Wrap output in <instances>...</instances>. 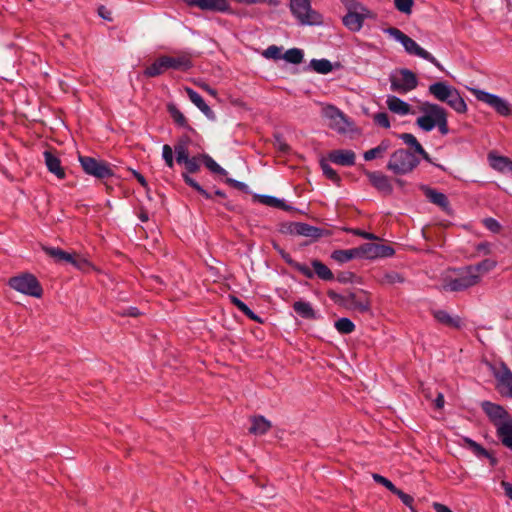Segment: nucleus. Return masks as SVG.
<instances>
[{"label":"nucleus","instance_id":"nucleus-1","mask_svg":"<svg viewBox=\"0 0 512 512\" xmlns=\"http://www.w3.org/2000/svg\"><path fill=\"white\" fill-rule=\"evenodd\" d=\"M419 110L423 113L418 117L416 124L425 132L433 130L435 127L439 129L442 135L449 133L447 111L438 104L423 102L419 106Z\"/></svg>","mask_w":512,"mask_h":512},{"label":"nucleus","instance_id":"nucleus-2","mask_svg":"<svg viewBox=\"0 0 512 512\" xmlns=\"http://www.w3.org/2000/svg\"><path fill=\"white\" fill-rule=\"evenodd\" d=\"M420 163V160L406 149L394 151L387 163V170L396 175H405L412 172Z\"/></svg>","mask_w":512,"mask_h":512},{"label":"nucleus","instance_id":"nucleus-3","mask_svg":"<svg viewBox=\"0 0 512 512\" xmlns=\"http://www.w3.org/2000/svg\"><path fill=\"white\" fill-rule=\"evenodd\" d=\"M290 10L301 25L322 23V16L311 8V0H290Z\"/></svg>","mask_w":512,"mask_h":512},{"label":"nucleus","instance_id":"nucleus-4","mask_svg":"<svg viewBox=\"0 0 512 512\" xmlns=\"http://www.w3.org/2000/svg\"><path fill=\"white\" fill-rule=\"evenodd\" d=\"M389 81L391 91L399 94H406L414 90L418 85L416 74L406 68L398 69L391 73Z\"/></svg>","mask_w":512,"mask_h":512},{"label":"nucleus","instance_id":"nucleus-5","mask_svg":"<svg viewBox=\"0 0 512 512\" xmlns=\"http://www.w3.org/2000/svg\"><path fill=\"white\" fill-rule=\"evenodd\" d=\"M480 282V276L472 273L470 267H466L460 272L459 276L454 279H445L442 289L450 292H459L466 290Z\"/></svg>","mask_w":512,"mask_h":512},{"label":"nucleus","instance_id":"nucleus-6","mask_svg":"<svg viewBox=\"0 0 512 512\" xmlns=\"http://www.w3.org/2000/svg\"><path fill=\"white\" fill-rule=\"evenodd\" d=\"M9 285L11 288L21 293L37 298L41 297L43 293L39 281L32 274H22L19 276L12 277L9 280Z\"/></svg>","mask_w":512,"mask_h":512},{"label":"nucleus","instance_id":"nucleus-7","mask_svg":"<svg viewBox=\"0 0 512 512\" xmlns=\"http://www.w3.org/2000/svg\"><path fill=\"white\" fill-rule=\"evenodd\" d=\"M347 9L348 13L343 17V24L353 32L359 31L362 28L363 21L368 17L369 11L355 1H350Z\"/></svg>","mask_w":512,"mask_h":512},{"label":"nucleus","instance_id":"nucleus-8","mask_svg":"<svg viewBox=\"0 0 512 512\" xmlns=\"http://www.w3.org/2000/svg\"><path fill=\"white\" fill-rule=\"evenodd\" d=\"M79 162L85 173L94 176L95 178L106 179L113 176L111 167L102 160L80 155Z\"/></svg>","mask_w":512,"mask_h":512},{"label":"nucleus","instance_id":"nucleus-9","mask_svg":"<svg viewBox=\"0 0 512 512\" xmlns=\"http://www.w3.org/2000/svg\"><path fill=\"white\" fill-rule=\"evenodd\" d=\"M471 92L478 101L486 103L500 115L508 116L511 114V105L503 98L479 89H471Z\"/></svg>","mask_w":512,"mask_h":512},{"label":"nucleus","instance_id":"nucleus-10","mask_svg":"<svg viewBox=\"0 0 512 512\" xmlns=\"http://www.w3.org/2000/svg\"><path fill=\"white\" fill-rule=\"evenodd\" d=\"M493 375L497 380V390L505 397L512 398V372L508 366L501 362L492 367Z\"/></svg>","mask_w":512,"mask_h":512},{"label":"nucleus","instance_id":"nucleus-11","mask_svg":"<svg viewBox=\"0 0 512 512\" xmlns=\"http://www.w3.org/2000/svg\"><path fill=\"white\" fill-rule=\"evenodd\" d=\"M343 306L359 313H366L370 311L371 302L368 293L363 290H359L345 294Z\"/></svg>","mask_w":512,"mask_h":512},{"label":"nucleus","instance_id":"nucleus-12","mask_svg":"<svg viewBox=\"0 0 512 512\" xmlns=\"http://www.w3.org/2000/svg\"><path fill=\"white\" fill-rule=\"evenodd\" d=\"M481 408L488 416L489 420L495 426V428L507 421V419L512 418V416L503 406L492 403L490 401H483L481 403Z\"/></svg>","mask_w":512,"mask_h":512},{"label":"nucleus","instance_id":"nucleus-13","mask_svg":"<svg viewBox=\"0 0 512 512\" xmlns=\"http://www.w3.org/2000/svg\"><path fill=\"white\" fill-rule=\"evenodd\" d=\"M360 248L361 258L375 259L390 257L394 255L395 250L388 245L378 243H364Z\"/></svg>","mask_w":512,"mask_h":512},{"label":"nucleus","instance_id":"nucleus-14","mask_svg":"<svg viewBox=\"0 0 512 512\" xmlns=\"http://www.w3.org/2000/svg\"><path fill=\"white\" fill-rule=\"evenodd\" d=\"M324 116L330 120L329 126L339 133H345L348 128V121L344 114L335 106H327L324 109Z\"/></svg>","mask_w":512,"mask_h":512},{"label":"nucleus","instance_id":"nucleus-15","mask_svg":"<svg viewBox=\"0 0 512 512\" xmlns=\"http://www.w3.org/2000/svg\"><path fill=\"white\" fill-rule=\"evenodd\" d=\"M405 51L408 54L416 55L420 58H423L429 62H431L433 65H435L438 69L443 70L442 65L437 61V59L428 51L420 47L412 38L409 36L406 37L404 42L402 43Z\"/></svg>","mask_w":512,"mask_h":512},{"label":"nucleus","instance_id":"nucleus-16","mask_svg":"<svg viewBox=\"0 0 512 512\" xmlns=\"http://www.w3.org/2000/svg\"><path fill=\"white\" fill-rule=\"evenodd\" d=\"M189 6H195L203 11L229 12L230 5L227 0H184Z\"/></svg>","mask_w":512,"mask_h":512},{"label":"nucleus","instance_id":"nucleus-17","mask_svg":"<svg viewBox=\"0 0 512 512\" xmlns=\"http://www.w3.org/2000/svg\"><path fill=\"white\" fill-rule=\"evenodd\" d=\"M365 175L369 179L370 184L379 192L390 195L393 191V186L385 174L379 171H366Z\"/></svg>","mask_w":512,"mask_h":512},{"label":"nucleus","instance_id":"nucleus-18","mask_svg":"<svg viewBox=\"0 0 512 512\" xmlns=\"http://www.w3.org/2000/svg\"><path fill=\"white\" fill-rule=\"evenodd\" d=\"M288 232L294 235L310 237L313 239H318L322 236V230L320 228L301 222L290 223L288 226Z\"/></svg>","mask_w":512,"mask_h":512},{"label":"nucleus","instance_id":"nucleus-19","mask_svg":"<svg viewBox=\"0 0 512 512\" xmlns=\"http://www.w3.org/2000/svg\"><path fill=\"white\" fill-rule=\"evenodd\" d=\"M328 159L337 165L352 166L355 164L356 154L352 150L337 149L328 154Z\"/></svg>","mask_w":512,"mask_h":512},{"label":"nucleus","instance_id":"nucleus-20","mask_svg":"<svg viewBox=\"0 0 512 512\" xmlns=\"http://www.w3.org/2000/svg\"><path fill=\"white\" fill-rule=\"evenodd\" d=\"M421 190L431 203L439 206L445 212L449 211L450 203L447 196L444 193L438 192L437 190L432 189L428 186H422Z\"/></svg>","mask_w":512,"mask_h":512},{"label":"nucleus","instance_id":"nucleus-21","mask_svg":"<svg viewBox=\"0 0 512 512\" xmlns=\"http://www.w3.org/2000/svg\"><path fill=\"white\" fill-rule=\"evenodd\" d=\"M43 155L49 172L53 173L59 179H64L65 170L61 165L60 159L49 150L44 151Z\"/></svg>","mask_w":512,"mask_h":512},{"label":"nucleus","instance_id":"nucleus-22","mask_svg":"<svg viewBox=\"0 0 512 512\" xmlns=\"http://www.w3.org/2000/svg\"><path fill=\"white\" fill-rule=\"evenodd\" d=\"M386 104L388 109L395 114L404 116L412 113L411 106L396 96H387Z\"/></svg>","mask_w":512,"mask_h":512},{"label":"nucleus","instance_id":"nucleus-23","mask_svg":"<svg viewBox=\"0 0 512 512\" xmlns=\"http://www.w3.org/2000/svg\"><path fill=\"white\" fill-rule=\"evenodd\" d=\"M186 93H187V96L189 98V100L195 104L202 112L203 114L211 119V120H214L215 119V114L214 112L211 110V108L205 103V101L203 100V98L201 97L200 94H198L196 91H194L193 89L191 88H186L185 89Z\"/></svg>","mask_w":512,"mask_h":512},{"label":"nucleus","instance_id":"nucleus-24","mask_svg":"<svg viewBox=\"0 0 512 512\" xmlns=\"http://www.w3.org/2000/svg\"><path fill=\"white\" fill-rule=\"evenodd\" d=\"M496 434L502 445L512 450V418L499 425Z\"/></svg>","mask_w":512,"mask_h":512},{"label":"nucleus","instance_id":"nucleus-25","mask_svg":"<svg viewBox=\"0 0 512 512\" xmlns=\"http://www.w3.org/2000/svg\"><path fill=\"white\" fill-rule=\"evenodd\" d=\"M452 89V86L448 85L446 82L440 81L431 84L428 88V91L438 101L445 102L447 100V97L450 96L449 93L451 92Z\"/></svg>","mask_w":512,"mask_h":512},{"label":"nucleus","instance_id":"nucleus-26","mask_svg":"<svg viewBox=\"0 0 512 512\" xmlns=\"http://www.w3.org/2000/svg\"><path fill=\"white\" fill-rule=\"evenodd\" d=\"M432 314L434 318L443 325L455 329L461 328V319L459 317H453L449 315L445 310H433Z\"/></svg>","mask_w":512,"mask_h":512},{"label":"nucleus","instance_id":"nucleus-27","mask_svg":"<svg viewBox=\"0 0 512 512\" xmlns=\"http://www.w3.org/2000/svg\"><path fill=\"white\" fill-rule=\"evenodd\" d=\"M168 69L186 71L192 67L190 58L186 55L171 57L165 56Z\"/></svg>","mask_w":512,"mask_h":512},{"label":"nucleus","instance_id":"nucleus-28","mask_svg":"<svg viewBox=\"0 0 512 512\" xmlns=\"http://www.w3.org/2000/svg\"><path fill=\"white\" fill-rule=\"evenodd\" d=\"M449 95L450 96L447 97L445 103H447L457 113H465L467 111V105L464 99L460 96L458 90L453 87Z\"/></svg>","mask_w":512,"mask_h":512},{"label":"nucleus","instance_id":"nucleus-29","mask_svg":"<svg viewBox=\"0 0 512 512\" xmlns=\"http://www.w3.org/2000/svg\"><path fill=\"white\" fill-rule=\"evenodd\" d=\"M191 142V139L184 135L180 137L177 143L174 146V151L176 153V161L178 164H182L183 160H186L189 156L188 146Z\"/></svg>","mask_w":512,"mask_h":512},{"label":"nucleus","instance_id":"nucleus-30","mask_svg":"<svg viewBox=\"0 0 512 512\" xmlns=\"http://www.w3.org/2000/svg\"><path fill=\"white\" fill-rule=\"evenodd\" d=\"M331 258L339 263H345L354 258H361L360 248L356 247L348 250H335L332 252Z\"/></svg>","mask_w":512,"mask_h":512},{"label":"nucleus","instance_id":"nucleus-31","mask_svg":"<svg viewBox=\"0 0 512 512\" xmlns=\"http://www.w3.org/2000/svg\"><path fill=\"white\" fill-rule=\"evenodd\" d=\"M252 425L249 432L255 435H263L271 428V423L263 416H254L251 419Z\"/></svg>","mask_w":512,"mask_h":512},{"label":"nucleus","instance_id":"nucleus-32","mask_svg":"<svg viewBox=\"0 0 512 512\" xmlns=\"http://www.w3.org/2000/svg\"><path fill=\"white\" fill-rule=\"evenodd\" d=\"M168 70L165 56L157 58L151 65L147 66L144 70V75L147 77H157Z\"/></svg>","mask_w":512,"mask_h":512},{"label":"nucleus","instance_id":"nucleus-33","mask_svg":"<svg viewBox=\"0 0 512 512\" xmlns=\"http://www.w3.org/2000/svg\"><path fill=\"white\" fill-rule=\"evenodd\" d=\"M391 142L387 139H384L380 142V144L364 153V159L366 161H371L376 158H381L383 155L390 149Z\"/></svg>","mask_w":512,"mask_h":512},{"label":"nucleus","instance_id":"nucleus-34","mask_svg":"<svg viewBox=\"0 0 512 512\" xmlns=\"http://www.w3.org/2000/svg\"><path fill=\"white\" fill-rule=\"evenodd\" d=\"M313 267V276L317 275L320 279L325 281H331L334 279L332 271L321 261L314 259L311 262Z\"/></svg>","mask_w":512,"mask_h":512},{"label":"nucleus","instance_id":"nucleus-35","mask_svg":"<svg viewBox=\"0 0 512 512\" xmlns=\"http://www.w3.org/2000/svg\"><path fill=\"white\" fill-rule=\"evenodd\" d=\"M294 311L305 319H315L316 313L312 307V305L309 302L305 301H296L293 304Z\"/></svg>","mask_w":512,"mask_h":512},{"label":"nucleus","instance_id":"nucleus-36","mask_svg":"<svg viewBox=\"0 0 512 512\" xmlns=\"http://www.w3.org/2000/svg\"><path fill=\"white\" fill-rule=\"evenodd\" d=\"M290 267L294 268L295 270L299 271L302 275H304L305 277L309 278V279H312L313 278V272L312 270L304 265V264H301L295 260L292 259V257L286 252L282 257H281Z\"/></svg>","mask_w":512,"mask_h":512},{"label":"nucleus","instance_id":"nucleus-37","mask_svg":"<svg viewBox=\"0 0 512 512\" xmlns=\"http://www.w3.org/2000/svg\"><path fill=\"white\" fill-rule=\"evenodd\" d=\"M43 250L48 256L57 262L72 261V254H69L60 248L44 246Z\"/></svg>","mask_w":512,"mask_h":512},{"label":"nucleus","instance_id":"nucleus-38","mask_svg":"<svg viewBox=\"0 0 512 512\" xmlns=\"http://www.w3.org/2000/svg\"><path fill=\"white\" fill-rule=\"evenodd\" d=\"M230 299H231V302L245 315L247 316L249 319L255 321V322H258V323H262V320L261 318L256 315L243 301H241L240 299H238L237 297L235 296H230Z\"/></svg>","mask_w":512,"mask_h":512},{"label":"nucleus","instance_id":"nucleus-39","mask_svg":"<svg viewBox=\"0 0 512 512\" xmlns=\"http://www.w3.org/2000/svg\"><path fill=\"white\" fill-rule=\"evenodd\" d=\"M168 112H169L170 116L172 117V119L174 120V122L177 125H179L181 127H184V128H187L189 130H193L188 125L186 117L183 115V113L175 105L169 104L168 105Z\"/></svg>","mask_w":512,"mask_h":512},{"label":"nucleus","instance_id":"nucleus-40","mask_svg":"<svg viewBox=\"0 0 512 512\" xmlns=\"http://www.w3.org/2000/svg\"><path fill=\"white\" fill-rule=\"evenodd\" d=\"M256 197L264 205H267V206H270V207L279 208V209H282V210H285V211H288V210L291 209V207L286 205L283 200L275 198L273 196L262 195V196H256Z\"/></svg>","mask_w":512,"mask_h":512},{"label":"nucleus","instance_id":"nucleus-41","mask_svg":"<svg viewBox=\"0 0 512 512\" xmlns=\"http://www.w3.org/2000/svg\"><path fill=\"white\" fill-rule=\"evenodd\" d=\"M310 67L319 74H327L332 71V63L327 59H312Z\"/></svg>","mask_w":512,"mask_h":512},{"label":"nucleus","instance_id":"nucleus-42","mask_svg":"<svg viewBox=\"0 0 512 512\" xmlns=\"http://www.w3.org/2000/svg\"><path fill=\"white\" fill-rule=\"evenodd\" d=\"M496 266V261L492 259H485L476 265H470L472 273H477L481 277V274L491 271Z\"/></svg>","mask_w":512,"mask_h":512},{"label":"nucleus","instance_id":"nucleus-43","mask_svg":"<svg viewBox=\"0 0 512 512\" xmlns=\"http://www.w3.org/2000/svg\"><path fill=\"white\" fill-rule=\"evenodd\" d=\"M204 165L213 173L219 175H226L227 171L217 164L208 154H200Z\"/></svg>","mask_w":512,"mask_h":512},{"label":"nucleus","instance_id":"nucleus-44","mask_svg":"<svg viewBox=\"0 0 512 512\" xmlns=\"http://www.w3.org/2000/svg\"><path fill=\"white\" fill-rule=\"evenodd\" d=\"M490 163L498 171H508L512 161L503 156H490Z\"/></svg>","mask_w":512,"mask_h":512},{"label":"nucleus","instance_id":"nucleus-45","mask_svg":"<svg viewBox=\"0 0 512 512\" xmlns=\"http://www.w3.org/2000/svg\"><path fill=\"white\" fill-rule=\"evenodd\" d=\"M399 138L410 148L413 149L414 153L423 152L422 145L418 142L416 137L410 133H402Z\"/></svg>","mask_w":512,"mask_h":512},{"label":"nucleus","instance_id":"nucleus-46","mask_svg":"<svg viewBox=\"0 0 512 512\" xmlns=\"http://www.w3.org/2000/svg\"><path fill=\"white\" fill-rule=\"evenodd\" d=\"M335 328L341 334H350L355 330V325L350 319L343 317L335 322Z\"/></svg>","mask_w":512,"mask_h":512},{"label":"nucleus","instance_id":"nucleus-47","mask_svg":"<svg viewBox=\"0 0 512 512\" xmlns=\"http://www.w3.org/2000/svg\"><path fill=\"white\" fill-rule=\"evenodd\" d=\"M303 51L298 48H291L283 54V59L292 64H299L303 60Z\"/></svg>","mask_w":512,"mask_h":512},{"label":"nucleus","instance_id":"nucleus-48","mask_svg":"<svg viewBox=\"0 0 512 512\" xmlns=\"http://www.w3.org/2000/svg\"><path fill=\"white\" fill-rule=\"evenodd\" d=\"M379 282L381 284H396L404 282V278L401 274L395 271L385 272L380 278Z\"/></svg>","mask_w":512,"mask_h":512},{"label":"nucleus","instance_id":"nucleus-49","mask_svg":"<svg viewBox=\"0 0 512 512\" xmlns=\"http://www.w3.org/2000/svg\"><path fill=\"white\" fill-rule=\"evenodd\" d=\"M201 162H202V159H201L200 155L193 156V157L188 156L186 160H183L182 164L185 165L187 172L196 173L200 169Z\"/></svg>","mask_w":512,"mask_h":512},{"label":"nucleus","instance_id":"nucleus-50","mask_svg":"<svg viewBox=\"0 0 512 512\" xmlns=\"http://www.w3.org/2000/svg\"><path fill=\"white\" fill-rule=\"evenodd\" d=\"M464 442L479 457H490V453L477 442L470 438H464Z\"/></svg>","mask_w":512,"mask_h":512},{"label":"nucleus","instance_id":"nucleus-51","mask_svg":"<svg viewBox=\"0 0 512 512\" xmlns=\"http://www.w3.org/2000/svg\"><path fill=\"white\" fill-rule=\"evenodd\" d=\"M321 168H322L323 174L328 179H330L331 181H333L337 185L340 184V181H341L340 176L337 174V172L328 163H326L325 161H321Z\"/></svg>","mask_w":512,"mask_h":512},{"label":"nucleus","instance_id":"nucleus-52","mask_svg":"<svg viewBox=\"0 0 512 512\" xmlns=\"http://www.w3.org/2000/svg\"><path fill=\"white\" fill-rule=\"evenodd\" d=\"M394 5L399 12L410 15L414 6V0H394Z\"/></svg>","mask_w":512,"mask_h":512},{"label":"nucleus","instance_id":"nucleus-53","mask_svg":"<svg viewBox=\"0 0 512 512\" xmlns=\"http://www.w3.org/2000/svg\"><path fill=\"white\" fill-rule=\"evenodd\" d=\"M262 55L267 59L278 60L283 58L282 48L276 45H271L267 49H265Z\"/></svg>","mask_w":512,"mask_h":512},{"label":"nucleus","instance_id":"nucleus-54","mask_svg":"<svg viewBox=\"0 0 512 512\" xmlns=\"http://www.w3.org/2000/svg\"><path fill=\"white\" fill-rule=\"evenodd\" d=\"M372 119L376 125L386 129L390 128V121L386 112L375 113Z\"/></svg>","mask_w":512,"mask_h":512},{"label":"nucleus","instance_id":"nucleus-55","mask_svg":"<svg viewBox=\"0 0 512 512\" xmlns=\"http://www.w3.org/2000/svg\"><path fill=\"white\" fill-rule=\"evenodd\" d=\"M273 146L282 154H288L291 150L281 135L274 136Z\"/></svg>","mask_w":512,"mask_h":512},{"label":"nucleus","instance_id":"nucleus-56","mask_svg":"<svg viewBox=\"0 0 512 512\" xmlns=\"http://www.w3.org/2000/svg\"><path fill=\"white\" fill-rule=\"evenodd\" d=\"M372 477L375 482L383 485L390 492L394 493L397 490V487L389 479L385 478L384 476L374 473L372 475Z\"/></svg>","mask_w":512,"mask_h":512},{"label":"nucleus","instance_id":"nucleus-57","mask_svg":"<svg viewBox=\"0 0 512 512\" xmlns=\"http://www.w3.org/2000/svg\"><path fill=\"white\" fill-rule=\"evenodd\" d=\"M384 32L387 33L389 36L394 38L396 41L400 42L401 44L406 39L407 35L404 34L400 29L396 27H388L384 29Z\"/></svg>","mask_w":512,"mask_h":512},{"label":"nucleus","instance_id":"nucleus-58","mask_svg":"<svg viewBox=\"0 0 512 512\" xmlns=\"http://www.w3.org/2000/svg\"><path fill=\"white\" fill-rule=\"evenodd\" d=\"M162 157H163L166 165L169 168H173V166H174L173 149L168 144H165L163 146Z\"/></svg>","mask_w":512,"mask_h":512},{"label":"nucleus","instance_id":"nucleus-59","mask_svg":"<svg viewBox=\"0 0 512 512\" xmlns=\"http://www.w3.org/2000/svg\"><path fill=\"white\" fill-rule=\"evenodd\" d=\"M393 494L397 495L401 499L403 504H405L411 510H413L414 499H413L412 496H410L409 494L404 493L402 490H400L398 488H397V490Z\"/></svg>","mask_w":512,"mask_h":512},{"label":"nucleus","instance_id":"nucleus-60","mask_svg":"<svg viewBox=\"0 0 512 512\" xmlns=\"http://www.w3.org/2000/svg\"><path fill=\"white\" fill-rule=\"evenodd\" d=\"M484 226L493 233H498L501 229V226L497 220L494 218H485L483 220Z\"/></svg>","mask_w":512,"mask_h":512},{"label":"nucleus","instance_id":"nucleus-61","mask_svg":"<svg viewBox=\"0 0 512 512\" xmlns=\"http://www.w3.org/2000/svg\"><path fill=\"white\" fill-rule=\"evenodd\" d=\"M225 182L227 184H229L230 186H232L233 188H235V189H238V190H240L242 192H245V193H249L248 185H246L243 182L237 181V180L232 179V178H226Z\"/></svg>","mask_w":512,"mask_h":512},{"label":"nucleus","instance_id":"nucleus-62","mask_svg":"<svg viewBox=\"0 0 512 512\" xmlns=\"http://www.w3.org/2000/svg\"><path fill=\"white\" fill-rule=\"evenodd\" d=\"M68 263H71L79 269H85L89 266V262L86 259L76 254H72V261H68Z\"/></svg>","mask_w":512,"mask_h":512},{"label":"nucleus","instance_id":"nucleus-63","mask_svg":"<svg viewBox=\"0 0 512 512\" xmlns=\"http://www.w3.org/2000/svg\"><path fill=\"white\" fill-rule=\"evenodd\" d=\"M328 296L335 303L342 305V306L344 305L345 295H341V294L336 293L333 290H330V291H328Z\"/></svg>","mask_w":512,"mask_h":512},{"label":"nucleus","instance_id":"nucleus-64","mask_svg":"<svg viewBox=\"0 0 512 512\" xmlns=\"http://www.w3.org/2000/svg\"><path fill=\"white\" fill-rule=\"evenodd\" d=\"M354 277V274L351 272H341L337 276V280L340 283H349L352 281V278Z\"/></svg>","mask_w":512,"mask_h":512}]
</instances>
